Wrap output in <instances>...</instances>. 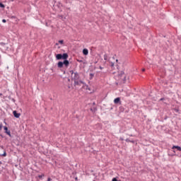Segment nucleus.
I'll return each mask as SVG.
<instances>
[{"label": "nucleus", "instance_id": "nucleus-1", "mask_svg": "<svg viewBox=\"0 0 181 181\" xmlns=\"http://www.w3.org/2000/svg\"><path fill=\"white\" fill-rule=\"evenodd\" d=\"M118 78L120 81V83H125L127 81V76H125V72L124 71H121L118 74Z\"/></svg>", "mask_w": 181, "mask_h": 181}, {"label": "nucleus", "instance_id": "nucleus-2", "mask_svg": "<svg viewBox=\"0 0 181 181\" xmlns=\"http://www.w3.org/2000/svg\"><path fill=\"white\" fill-rule=\"evenodd\" d=\"M68 57H69V54H67V53H64L63 54H57L56 55L57 60H62V59H63L64 60H66Z\"/></svg>", "mask_w": 181, "mask_h": 181}, {"label": "nucleus", "instance_id": "nucleus-3", "mask_svg": "<svg viewBox=\"0 0 181 181\" xmlns=\"http://www.w3.org/2000/svg\"><path fill=\"white\" fill-rule=\"evenodd\" d=\"M70 73L71 74H74L72 78L73 80H78V78H80V75H78V72H74L73 71H71Z\"/></svg>", "mask_w": 181, "mask_h": 181}, {"label": "nucleus", "instance_id": "nucleus-4", "mask_svg": "<svg viewBox=\"0 0 181 181\" xmlns=\"http://www.w3.org/2000/svg\"><path fill=\"white\" fill-rule=\"evenodd\" d=\"M4 129L5 131V133L10 136V138H12V134H11V131L8 130V127L6 126L4 127Z\"/></svg>", "mask_w": 181, "mask_h": 181}, {"label": "nucleus", "instance_id": "nucleus-5", "mask_svg": "<svg viewBox=\"0 0 181 181\" xmlns=\"http://www.w3.org/2000/svg\"><path fill=\"white\" fill-rule=\"evenodd\" d=\"M75 86H80L81 84H84V82L78 80H74Z\"/></svg>", "mask_w": 181, "mask_h": 181}, {"label": "nucleus", "instance_id": "nucleus-6", "mask_svg": "<svg viewBox=\"0 0 181 181\" xmlns=\"http://www.w3.org/2000/svg\"><path fill=\"white\" fill-rule=\"evenodd\" d=\"M13 114L15 118H19V117H21V113H18V112L16 110H14L13 112Z\"/></svg>", "mask_w": 181, "mask_h": 181}, {"label": "nucleus", "instance_id": "nucleus-7", "mask_svg": "<svg viewBox=\"0 0 181 181\" xmlns=\"http://www.w3.org/2000/svg\"><path fill=\"white\" fill-rule=\"evenodd\" d=\"M172 149H177L180 152H181V147L179 146H173Z\"/></svg>", "mask_w": 181, "mask_h": 181}, {"label": "nucleus", "instance_id": "nucleus-8", "mask_svg": "<svg viewBox=\"0 0 181 181\" xmlns=\"http://www.w3.org/2000/svg\"><path fill=\"white\" fill-rule=\"evenodd\" d=\"M63 63H64V66H66V67H69V64H70V63L69 62V60H67V59H65V60L63 62Z\"/></svg>", "mask_w": 181, "mask_h": 181}, {"label": "nucleus", "instance_id": "nucleus-9", "mask_svg": "<svg viewBox=\"0 0 181 181\" xmlns=\"http://www.w3.org/2000/svg\"><path fill=\"white\" fill-rule=\"evenodd\" d=\"M121 101V98H117L114 100L115 104H119V103Z\"/></svg>", "mask_w": 181, "mask_h": 181}, {"label": "nucleus", "instance_id": "nucleus-10", "mask_svg": "<svg viewBox=\"0 0 181 181\" xmlns=\"http://www.w3.org/2000/svg\"><path fill=\"white\" fill-rule=\"evenodd\" d=\"M64 63L62 62H59L57 64V66L59 67V69H62V67H63Z\"/></svg>", "mask_w": 181, "mask_h": 181}, {"label": "nucleus", "instance_id": "nucleus-11", "mask_svg": "<svg viewBox=\"0 0 181 181\" xmlns=\"http://www.w3.org/2000/svg\"><path fill=\"white\" fill-rule=\"evenodd\" d=\"M83 54L85 55V56H87V54H88V49H83Z\"/></svg>", "mask_w": 181, "mask_h": 181}, {"label": "nucleus", "instance_id": "nucleus-12", "mask_svg": "<svg viewBox=\"0 0 181 181\" xmlns=\"http://www.w3.org/2000/svg\"><path fill=\"white\" fill-rule=\"evenodd\" d=\"M90 80H93V78L94 77V74H90Z\"/></svg>", "mask_w": 181, "mask_h": 181}, {"label": "nucleus", "instance_id": "nucleus-13", "mask_svg": "<svg viewBox=\"0 0 181 181\" xmlns=\"http://www.w3.org/2000/svg\"><path fill=\"white\" fill-rule=\"evenodd\" d=\"M125 141L126 142H131L132 144H134V141H131L129 139H127Z\"/></svg>", "mask_w": 181, "mask_h": 181}, {"label": "nucleus", "instance_id": "nucleus-14", "mask_svg": "<svg viewBox=\"0 0 181 181\" xmlns=\"http://www.w3.org/2000/svg\"><path fill=\"white\" fill-rule=\"evenodd\" d=\"M108 59V56L107 54L104 55V60H107Z\"/></svg>", "mask_w": 181, "mask_h": 181}, {"label": "nucleus", "instance_id": "nucleus-15", "mask_svg": "<svg viewBox=\"0 0 181 181\" xmlns=\"http://www.w3.org/2000/svg\"><path fill=\"white\" fill-rule=\"evenodd\" d=\"M0 156H6V151H4L3 154H0Z\"/></svg>", "mask_w": 181, "mask_h": 181}, {"label": "nucleus", "instance_id": "nucleus-16", "mask_svg": "<svg viewBox=\"0 0 181 181\" xmlns=\"http://www.w3.org/2000/svg\"><path fill=\"white\" fill-rule=\"evenodd\" d=\"M0 8H5V5H4L2 3H0Z\"/></svg>", "mask_w": 181, "mask_h": 181}, {"label": "nucleus", "instance_id": "nucleus-17", "mask_svg": "<svg viewBox=\"0 0 181 181\" xmlns=\"http://www.w3.org/2000/svg\"><path fill=\"white\" fill-rule=\"evenodd\" d=\"M44 176H45V175H38V177L40 179H42V177H43Z\"/></svg>", "mask_w": 181, "mask_h": 181}, {"label": "nucleus", "instance_id": "nucleus-18", "mask_svg": "<svg viewBox=\"0 0 181 181\" xmlns=\"http://www.w3.org/2000/svg\"><path fill=\"white\" fill-rule=\"evenodd\" d=\"M112 181H121V180H117V178L114 177V178H112Z\"/></svg>", "mask_w": 181, "mask_h": 181}, {"label": "nucleus", "instance_id": "nucleus-19", "mask_svg": "<svg viewBox=\"0 0 181 181\" xmlns=\"http://www.w3.org/2000/svg\"><path fill=\"white\" fill-rule=\"evenodd\" d=\"M59 43H60L61 45H63L64 41L63 40H59Z\"/></svg>", "mask_w": 181, "mask_h": 181}, {"label": "nucleus", "instance_id": "nucleus-20", "mask_svg": "<svg viewBox=\"0 0 181 181\" xmlns=\"http://www.w3.org/2000/svg\"><path fill=\"white\" fill-rule=\"evenodd\" d=\"M2 22H3V23H6V20L3 19V20H2Z\"/></svg>", "mask_w": 181, "mask_h": 181}, {"label": "nucleus", "instance_id": "nucleus-21", "mask_svg": "<svg viewBox=\"0 0 181 181\" xmlns=\"http://www.w3.org/2000/svg\"><path fill=\"white\" fill-rule=\"evenodd\" d=\"M110 66H111V67H114V63L111 62Z\"/></svg>", "mask_w": 181, "mask_h": 181}, {"label": "nucleus", "instance_id": "nucleus-22", "mask_svg": "<svg viewBox=\"0 0 181 181\" xmlns=\"http://www.w3.org/2000/svg\"><path fill=\"white\" fill-rule=\"evenodd\" d=\"M175 112H179V109H175Z\"/></svg>", "mask_w": 181, "mask_h": 181}, {"label": "nucleus", "instance_id": "nucleus-23", "mask_svg": "<svg viewBox=\"0 0 181 181\" xmlns=\"http://www.w3.org/2000/svg\"><path fill=\"white\" fill-rule=\"evenodd\" d=\"M99 69H100V70H103L104 68L100 66H99Z\"/></svg>", "mask_w": 181, "mask_h": 181}, {"label": "nucleus", "instance_id": "nucleus-24", "mask_svg": "<svg viewBox=\"0 0 181 181\" xmlns=\"http://www.w3.org/2000/svg\"><path fill=\"white\" fill-rule=\"evenodd\" d=\"M51 180H52V178L48 177L47 181H51Z\"/></svg>", "mask_w": 181, "mask_h": 181}, {"label": "nucleus", "instance_id": "nucleus-25", "mask_svg": "<svg viewBox=\"0 0 181 181\" xmlns=\"http://www.w3.org/2000/svg\"><path fill=\"white\" fill-rule=\"evenodd\" d=\"M119 140H120V141H124V139H123L122 137H120V138H119Z\"/></svg>", "mask_w": 181, "mask_h": 181}, {"label": "nucleus", "instance_id": "nucleus-26", "mask_svg": "<svg viewBox=\"0 0 181 181\" xmlns=\"http://www.w3.org/2000/svg\"><path fill=\"white\" fill-rule=\"evenodd\" d=\"M2 129V124H0V131Z\"/></svg>", "mask_w": 181, "mask_h": 181}, {"label": "nucleus", "instance_id": "nucleus-27", "mask_svg": "<svg viewBox=\"0 0 181 181\" xmlns=\"http://www.w3.org/2000/svg\"><path fill=\"white\" fill-rule=\"evenodd\" d=\"M142 71H145V69H142Z\"/></svg>", "mask_w": 181, "mask_h": 181}, {"label": "nucleus", "instance_id": "nucleus-28", "mask_svg": "<svg viewBox=\"0 0 181 181\" xmlns=\"http://www.w3.org/2000/svg\"><path fill=\"white\" fill-rule=\"evenodd\" d=\"M0 97H2V93H0Z\"/></svg>", "mask_w": 181, "mask_h": 181}, {"label": "nucleus", "instance_id": "nucleus-29", "mask_svg": "<svg viewBox=\"0 0 181 181\" xmlns=\"http://www.w3.org/2000/svg\"><path fill=\"white\" fill-rule=\"evenodd\" d=\"M0 165H2V161H0Z\"/></svg>", "mask_w": 181, "mask_h": 181}, {"label": "nucleus", "instance_id": "nucleus-30", "mask_svg": "<svg viewBox=\"0 0 181 181\" xmlns=\"http://www.w3.org/2000/svg\"><path fill=\"white\" fill-rule=\"evenodd\" d=\"M163 100V98H161V99H160V101H162Z\"/></svg>", "mask_w": 181, "mask_h": 181}]
</instances>
